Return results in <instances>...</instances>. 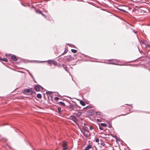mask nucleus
Returning a JSON list of instances; mask_svg holds the SVG:
<instances>
[{
	"label": "nucleus",
	"mask_w": 150,
	"mask_h": 150,
	"mask_svg": "<svg viewBox=\"0 0 150 150\" xmlns=\"http://www.w3.org/2000/svg\"><path fill=\"white\" fill-rule=\"evenodd\" d=\"M69 119L73 121L77 125V120L76 119L75 116L74 115L70 116L69 118Z\"/></svg>",
	"instance_id": "f257e3e1"
},
{
	"label": "nucleus",
	"mask_w": 150,
	"mask_h": 150,
	"mask_svg": "<svg viewBox=\"0 0 150 150\" xmlns=\"http://www.w3.org/2000/svg\"><path fill=\"white\" fill-rule=\"evenodd\" d=\"M24 92L28 95H30L33 93V91L30 89L25 90L24 91Z\"/></svg>",
	"instance_id": "f03ea898"
},
{
	"label": "nucleus",
	"mask_w": 150,
	"mask_h": 150,
	"mask_svg": "<svg viewBox=\"0 0 150 150\" xmlns=\"http://www.w3.org/2000/svg\"><path fill=\"white\" fill-rule=\"evenodd\" d=\"M40 88H42V87L39 85H36L35 87V89L37 91H39Z\"/></svg>",
	"instance_id": "7ed1b4c3"
},
{
	"label": "nucleus",
	"mask_w": 150,
	"mask_h": 150,
	"mask_svg": "<svg viewBox=\"0 0 150 150\" xmlns=\"http://www.w3.org/2000/svg\"><path fill=\"white\" fill-rule=\"evenodd\" d=\"M67 145V143L64 142H63L62 144V147L63 149L62 150H66L67 149V148L66 147Z\"/></svg>",
	"instance_id": "20e7f679"
},
{
	"label": "nucleus",
	"mask_w": 150,
	"mask_h": 150,
	"mask_svg": "<svg viewBox=\"0 0 150 150\" xmlns=\"http://www.w3.org/2000/svg\"><path fill=\"white\" fill-rule=\"evenodd\" d=\"M66 59L67 61H70L72 60L73 58L71 56H69L67 57Z\"/></svg>",
	"instance_id": "39448f33"
},
{
	"label": "nucleus",
	"mask_w": 150,
	"mask_h": 150,
	"mask_svg": "<svg viewBox=\"0 0 150 150\" xmlns=\"http://www.w3.org/2000/svg\"><path fill=\"white\" fill-rule=\"evenodd\" d=\"M11 59L14 61H16L17 60V58L15 55H12L11 56Z\"/></svg>",
	"instance_id": "423d86ee"
},
{
	"label": "nucleus",
	"mask_w": 150,
	"mask_h": 150,
	"mask_svg": "<svg viewBox=\"0 0 150 150\" xmlns=\"http://www.w3.org/2000/svg\"><path fill=\"white\" fill-rule=\"evenodd\" d=\"M50 63H51L55 65L57 64V62L53 60H50L49 61Z\"/></svg>",
	"instance_id": "0eeeda50"
},
{
	"label": "nucleus",
	"mask_w": 150,
	"mask_h": 150,
	"mask_svg": "<svg viewBox=\"0 0 150 150\" xmlns=\"http://www.w3.org/2000/svg\"><path fill=\"white\" fill-rule=\"evenodd\" d=\"M80 104L82 106H84L85 105V103L82 100H81L80 102Z\"/></svg>",
	"instance_id": "6e6552de"
},
{
	"label": "nucleus",
	"mask_w": 150,
	"mask_h": 150,
	"mask_svg": "<svg viewBox=\"0 0 150 150\" xmlns=\"http://www.w3.org/2000/svg\"><path fill=\"white\" fill-rule=\"evenodd\" d=\"M36 11L37 13H41L43 16H45L44 14H43L41 13V11H40L39 10H36Z\"/></svg>",
	"instance_id": "1a4fd4ad"
},
{
	"label": "nucleus",
	"mask_w": 150,
	"mask_h": 150,
	"mask_svg": "<svg viewBox=\"0 0 150 150\" xmlns=\"http://www.w3.org/2000/svg\"><path fill=\"white\" fill-rule=\"evenodd\" d=\"M37 96V98L39 99H40L42 98V96L40 94H38Z\"/></svg>",
	"instance_id": "9d476101"
},
{
	"label": "nucleus",
	"mask_w": 150,
	"mask_h": 150,
	"mask_svg": "<svg viewBox=\"0 0 150 150\" xmlns=\"http://www.w3.org/2000/svg\"><path fill=\"white\" fill-rule=\"evenodd\" d=\"M101 125L103 127H106L107 126V125L105 124V123H101Z\"/></svg>",
	"instance_id": "9b49d317"
},
{
	"label": "nucleus",
	"mask_w": 150,
	"mask_h": 150,
	"mask_svg": "<svg viewBox=\"0 0 150 150\" xmlns=\"http://www.w3.org/2000/svg\"><path fill=\"white\" fill-rule=\"evenodd\" d=\"M118 9L119 10H120V11H124V12H126V11H125L124 10L122 9V8H121L120 7H119L118 8Z\"/></svg>",
	"instance_id": "f8f14e48"
},
{
	"label": "nucleus",
	"mask_w": 150,
	"mask_h": 150,
	"mask_svg": "<svg viewBox=\"0 0 150 150\" xmlns=\"http://www.w3.org/2000/svg\"><path fill=\"white\" fill-rule=\"evenodd\" d=\"M71 51L74 53H76L77 52V51L74 49H71Z\"/></svg>",
	"instance_id": "ddd939ff"
},
{
	"label": "nucleus",
	"mask_w": 150,
	"mask_h": 150,
	"mask_svg": "<svg viewBox=\"0 0 150 150\" xmlns=\"http://www.w3.org/2000/svg\"><path fill=\"white\" fill-rule=\"evenodd\" d=\"M1 60L6 62H7L8 61V59L6 58H4L1 59Z\"/></svg>",
	"instance_id": "4468645a"
},
{
	"label": "nucleus",
	"mask_w": 150,
	"mask_h": 150,
	"mask_svg": "<svg viewBox=\"0 0 150 150\" xmlns=\"http://www.w3.org/2000/svg\"><path fill=\"white\" fill-rule=\"evenodd\" d=\"M96 115H101V112H97L96 113Z\"/></svg>",
	"instance_id": "2eb2a0df"
},
{
	"label": "nucleus",
	"mask_w": 150,
	"mask_h": 150,
	"mask_svg": "<svg viewBox=\"0 0 150 150\" xmlns=\"http://www.w3.org/2000/svg\"><path fill=\"white\" fill-rule=\"evenodd\" d=\"M59 103L61 105H63V106H64L65 105L64 103L62 102H60Z\"/></svg>",
	"instance_id": "dca6fc26"
},
{
	"label": "nucleus",
	"mask_w": 150,
	"mask_h": 150,
	"mask_svg": "<svg viewBox=\"0 0 150 150\" xmlns=\"http://www.w3.org/2000/svg\"><path fill=\"white\" fill-rule=\"evenodd\" d=\"M61 108H58V112L59 113H60L61 112Z\"/></svg>",
	"instance_id": "f3484780"
},
{
	"label": "nucleus",
	"mask_w": 150,
	"mask_h": 150,
	"mask_svg": "<svg viewBox=\"0 0 150 150\" xmlns=\"http://www.w3.org/2000/svg\"><path fill=\"white\" fill-rule=\"evenodd\" d=\"M81 114V112H79L77 114V116H79Z\"/></svg>",
	"instance_id": "a211bd4d"
},
{
	"label": "nucleus",
	"mask_w": 150,
	"mask_h": 150,
	"mask_svg": "<svg viewBox=\"0 0 150 150\" xmlns=\"http://www.w3.org/2000/svg\"><path fill=\"white\" fill-rule=\"evenodd\" d=\"M99 140L97 138L96 139V141L97 142H99Z\"/></svg>",
	"instance_id": "6ab92c4d"
},
{
	"label": "nucleus",
	"mask_w": 150,
	"mask_h": 150,
	"mask_svg": "<svg viewBox=\"0 0 150 150\" xmlns=\"http://www.w3.org/2000/svg\"><path fill=\"white\" fill-rule=\"evenodd\" d=\"M55 100H59V98H58L57 97H56L55 98Z\"/></svg>",
	"instance_id": "aec40b11"
},
{
	"label": "nucleus",
	"mask_w": 150,
	"mask_h": 150,
	"mask_svg": "<svg viewBox=\"0 0 150 150\" xmlns=\"http://www.w3.org/2000/svg\"><path fill=\"white\" fill-rule=\"evenodd\" d=\"M83 129L84 130H85V131L86 132H88L87 131V130H86V128H83Z\"/></svg>",
	"instance_id": "412c9836"
},
{
	"label": "nucleus",
	"mask_w": 150,
	"mask_h": 150,
	"mask_svg": "<svg viewBox=\"0 0 150 150\" xmlns=\"http://www.w3.org/2000/svg\"><path fill=\"white\" fill-rule=\"evenodd\" d=\"M99 129L100 130H102L103 129V128L102 127H99Z\"/></svg>",
	"instance_id": "4be33fe9"
},
{
	"label": "nucleus",
	"mask_w": 150,
	"mask_h": 150,
	"mask_svg": "<svg viewBox=\"0 0 150 150\" xmlns=\"http://www.w3.org/2000/svg\"><path fill=\"white\" fill-rule=\"evenodd\" d=\"M68 68L67 67H65V69L66 71H68Z\"/></svg>",
	"instance_id": "5701e85b"
},
{
	"label": "nucleus",
	"mask_w": 150,
	"mask_h": 150,
	"mask_svg": "<svg viewBox=\"0 0 150 150\" xmlns=\"http://www.w3.org/2000/svg\"><path fill=\"white\" fill-rule=\"evenodd\" d=\"M101 145L103 146H104L105 145V144H104V143H101Z\"/></svg>",
	"instance_id": "b1692460"
},
{
	"label": "nucleus",
	"mask_w": 150,
	"mask_h": 150,
	"mask_svg": "<svg viewBox=\"0 0 150 150\" xmlns=\"http://www.w3.org/2000/svg\"><path fill=\"white\" fill-rule=\"evenodd\" d=\"M90 129L91 130H92L93 129V128H92V127H90Z\"/></svg>",
	"instance_id": "393cba45"
},
{
	"label": "nucleus",
	"mask_w": 150,
	"mask_h": 150,
	"mask_svg": "<svg viewBox=\"0 0 150 150\" xmlns=\"http://www.w3.org/2000/svg\"><path fill=\"white\" fill-rule=\"evenodd\" d=\"M51 93V92H46V93Z\"/></svg>",
	"instance_id": "a878e982"
},
{
	"label": "nucleus",
	"mask_w": 150,
	"mask_h": 150,
	"mask_svg": "<svg viewBox=\"0 0 150 150\" xmlns=\"http://www.w3.org/2000/svg\"><path fill=\"white\" fill-rule=\"evenodd\" d=\"M88 107H89V106H88L86 107V108H88Z\"/></svg>",
	"instance_id": "bb28decb"
},
{
	"label": "nucleus",
	"mask_w": 150,
	"mask_h": 150,
	"mask_svg": "<svg viewBox=\"0 0 150 150\" xmlns=\"http://www.w3.org/2000/svg\"><path fill=\"white\" fill-rule=\"evenodd\" d=\"M84 125H85V126L86 125V123H84Z\"/></svg>",
	"instance_id": "cd10ccee"
},
{
	"label": "nucleus",
	"mask_w": 150,
	"mask_h": 150,
	"mask_svg": "<svg viewBox=\"0 0 150 150\" xmlns=\"http://www.w3.org/2000/svg\"><path fill=\"white\" fill-rule=\"evenodd\" d=\"M29 74H30H30H30V73L29 71Z\"/></svg>",
	"instance_id": "c85d7f7f"
},
{
	"label": "nucleus",
	"mask_w": 150,
	"mask_h": 150,
	"mask_svg": "<svg viewBox=\"0 0 150 150\" xmlns=\"http://www.w3.org/2000/svg\"><path fill=\"white\" fill-rule=\"evenodd\" d=\"M134 33H136V32H134Z\"/></svg>",
	"instance_id": "c756f323"
},
{
	"label": "nucleus",
	"mask_w": 150,
	"mask_h": 150,
	"mask_svg": "<svg viewBox=\"0 0 150 150\" xmlns=\"http://www.w3.org/2000/svg\"><path fill=\"white\" fill-rule=\"evenodd\" d=\"M69 45L70 46H71L69 45Z\"/></svg>",
	"instance_id": "7c9ffc66"
}]
</instances>
